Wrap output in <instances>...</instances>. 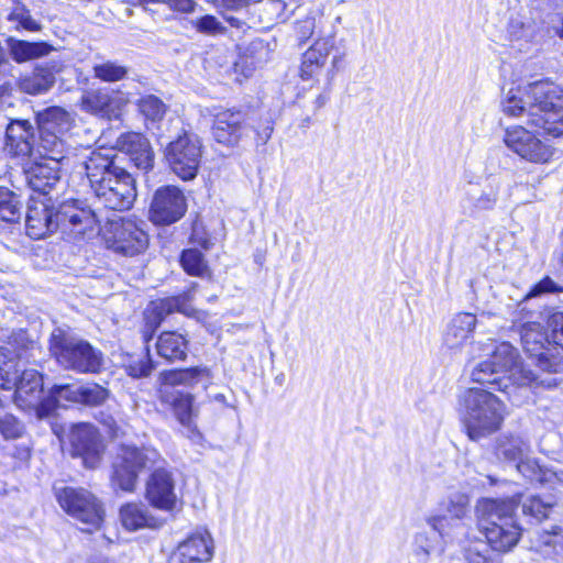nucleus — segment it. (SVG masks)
<instances>
[{"label": "nucleus", "instance_id": "1", "mask_svg": "<svg viewBox=\"0 0 563 563\" xmlns=\"http://www.w3.org/2000/svg\"><path fill=\"white\" fill-rule=\"evenodd\" d=\"M500 107L505 115L526 117L529 125L548 135H563V88L553 82L511 86L504 91Z\"/></svg>", "mask_w": 563, "mask_h": 563}, {"label": "nucleus", "instance_id": "2", "mask_svg": "<svg viewBox=\"0 0 563 563\" xmlns=\"http://www.w3.org/2000/svg\"><path fill=\"white\" fill-rule=\"evenodd\" d=\"M97 201L113 211L129 210L136 199L135 180L117 163L113 148L85 150L76 155Z\"/></svg>", "mask_w": 563, "mask_h": 563}, {"label": "nucleus", "instance_id": "3", "mask_svg": "<svg viewBox=\"0 0 563 563\" xmlns=\"http://www.w3.org/2000/svg\"><path fill=\"white\" fill-rule=\"evenodd\" d=\"M99 223L95 211L77 200L63 202L54 212L47 202L32 198L26 212V233L34 240L45 238L59 227L75 235L93 234L100 231Z\"/></svg>", "mask_w": 563, "mask_h": 563}, {"label": "nucleus", "instance_id": "4", "mask_svg": "<svg viewBox=\"0 0 563 563\" xmlns=\"http://www.w3.org/2000/svg\"><path fill=\"white\" fill-rule=\"evenodd\" d=\"M516 508L512 499L481 498L476 501V527L493 551L506 553L519 542L522 529L516 519Z\"/></svg>", "mask_w": 563, "mask_h": 563}, {"label": "nucleus", "instance_id": "5", "mask_svg": "<svg viewBox=\"0 0 563 563\" xmlns=\"http://www.w3.org/2000/svg\"><path fill=\"white\" fill-rule=\"evenodd\" d=\"M457 412L468 438L478 441L501 428L507 407L492 391L472 387L457 396Z\"/></svg>", "mask_w": 563, "mask_h": 563}, {"label": "nucleus", "instance_id": "6", "mask_svg": "<svg viewBox=\"0 0 563 563\" xmlns=\"http://www.w3.org/2000/svg\"><path fill=\"white\" fill-rule=\"evenodd\" d=\"M36 123L40 132L36 153L41 158L77 161V154L69 143L74 126V118L69 112L59 107H49L37 112Z\"/></svg>", "mask_w": 563, "mask_h": 563}, {"label": "nucleus", "instance_id": "7", "mask_svg": "<svg viewBox=\"0 0 563 563\" xmlns=\"http://www.w3.org/2000/svg\"><path fill=\"white\" fill-rule=\"evenodd\" d=\"M473 356L481 351L478 356H487L493 365L498 367L507 382H512L517 387L543 386L552 388L556 386V378L543 377L541 374L527 368L520 361L516 347L508 342L489 340L487 343H476L473 347Z\"/></svg>", "mask_w": 563, "mask_h": 563}, {"label": "nucleus", "instance_id": "8", "mask_svg": "<svg viewBox=\"0 0 563 563\" xmlns=\"http://www.w3.org/2000/svg\"><path fill=\"white\" fill-rule=\"evenodd\" d=\"M49 352L56 362L66 369L79 373H96L102 365V354L87 341L70 335L56 328L49 339Z\"/></svg>", "mask_w": 563, "mask_h": 563}, {"label": "nucleus", "instance_id": "9", "mask_svg": "<svg viewBox=\"0 0 563 563\" xmlns=\"http://www.w3.org/2000/svg\"><path fill=\"white\" fill-rule=\"evenodd\" d=\"M520 338L523 350L538 374L550 377L563 371V354L552 345L540 323L528 322L521 327Z\"/></svg>", "mask_w": 563, "mask_h": 563}, {"label": "nucleus", "instance_id": "10", "mask_svg": "<svg viewBox=\"0 0 563 563\" xmlns=\"http://www.w3.org/2000/svg\"><path fill=\"white\" fill-rule=\"evenodd\" d=\"M159 460L161 454L152 446L122 444L113 463V484L124 492H133L139 474L155 466Z\"/></svg>", "mask_w": 563, "mask_h": 563}, {"label": "nucleus", "instance_id": "11", "mask_svg": "<svg viewBox=\"0 0 563 563\" xmlns=\"http://www.w3.org/2000/svg\"><path fill=\"white\" fill-rule=\"evenodd\" d=\"M56 498L59 506L81 523L82 531L92 532L101 527L104 517L103 507L88 490L64 487L56 492Z\"/></svg>", "mask_w": 563, "mask_h": 563}, {"label": "nucleus", "instance_id": "12", "mask_svg": "<svg viewBox=\"0 0 563 563\" xmlns=\"http://www.w3.org/2000/svg\"><path fill=\"white\" fill-rule=\"evenodd\" d=\"M439 514L427 516V525L450 541H460L464 531L463 519L470 512V496L462 492H452L439 505Z\"/></svg>", "mask_w": 563, "mask_h": 563}, {"label": "nucleus", "instance_id": "13", "mask_svg": "<svg viewBox=\"0 0 563 563\" xmlns=\"http://www.w3.org/2000/svg\"><path fill=\"white\" fill-rule=\"evenodd\" d=\"M102 234L108 249L126 256L140 254L148 244L147 234L130 219L108 220Z\"/></svg>", "mask_w": 563, "mask_h": 563}, {"label": "nucleus", "instance_id": "14", "mask_svg": "<svg viewBox=\"0 0 563 563\" xmlns=\"http://www.w3.org/2000/svg\"><path fill=\"white\" fill-rule=\"evenodd\" d=\"M166 158L172 170L183 180H191L197 176L201 161V143L196 135H180L169 143Z\"/></svg>", "mask_w": 563, "mask_h": 563}, {"label": "nucleus", "instance_id": "15", "mask_svg": "<svg viewBox=\"0 0 563 563\" xmlns=\"http://www.w3.org/2000/svg\"><path fill=\"white\" fill-rule=\"evenodd\" d=\"M503 141L508 150L530 163L543 164L553 155L551 145L521 125L507 128Z\"/></svg>", "mask_w": 563, "mask_h": 563}, {"label": "nucleus", "instance_id": "16", "mask_svg": "<svg viewBox=\"0 0 563 563\" xmlns=\"http://www.w3.org/2000/svg\"><path fill=\"white\" fill-rule=\"evenodd\" d=\"M71 455L82 460L88 468H96L101 461L104 445L97 428L90 423H78L71 427L69 435Z\"/></svg>", "mask_w": 563, "mask_h": 563}, {"label": "nucleus", "instance_id": "17", "mask_svg": "<svg viewBox=\"0 0 563 563\" xmlns=\"http://www.w3.org/2000/svg\"><path fill=\"white\" fill-rule=\"evenodd\" d=\"M187 210L186 197L175 186L158 188L150 208V219L158 225H168L183 218Z\"/></svg>", "mask_w": 563, "mask_h": 563}, {"label": "nucleus", "instance_id": "18", "mask_svg": "<svg viewBox=\"0 0 563 563\" xmlns=\"http://www.w3.org/2000/svg\"><path fill=\"white\" fill-rule=\"evenodd\" d=\"M251 126L245 112L239 109H222L214 114L212 135L225 146H236L247 137Z\"/></svg>", "mask_w": 563, "mask_h": 563}, {"label": "nucleus", "instance_id": "19", "mask_svg": "<svg viewBox=\"0 0 563 563\" xmlns=\"http://www.w3.org/2000/svg\"><path fill=\"white\" fill-rule=\"evenodd\" d=\"M214 555V541L206 529H199L180 541L168 556V563H207Z\"/></svg>", "mask_w": 563, "mask_h": 563}, {"label": "nucleus", "instance_id": "20", "mask_svg": "<svg viewBox=\"0 0 563 563\" xmlns=\"http://www.w3.org/2000/svg\"><path fill=\"white\" fill-rule=\"evenodd\" d=\"M33 161V164L25 170V179L33 191L43 196L49 195L60 184V166H68L71 161L78 163L75 158L59 161L37 158Z\"/></svg>", "mask_w": 563, "mask_h": 563}, {"label": "nucleus", "instance_id": "21", "mask_svg": "<svg viewBox=\"0 0 563 563\" xmlns=\"http://www.w3.org/2000/svg\"><path fill=\"white\" fill-rule=\"evenodd\" d=\"M146 498L155 508L172 510L177 501L173 474L165 468H157L146 484Z\"/></svg>", "mask_w": 563, "mask_h": 563}, {"label": "nucleus", "instance_id": "22", "mask_svg": "<svg viewBox=\"0 0 563 563\" xmlns=\"http://www.w3.org/2000/svg\"><path fill=\"white\" fill-rule=\"evenodd\" d=\"M505 179L501 176H489L482 188L471 187L465 192L463 208L471 213L493 210L499 199Z\"/></svg>", "mask_w": 563, "mask_h": 563}, {"label": "nucleus", "instance_id": "23", "mask_svg": "<svg viewBox=\"0 0 563 563\" xmlns=\"http://www.w3.org/2000/svg\"><path fill=\"white\" fill-rule=\"evenodd\" d=\"M115 147L125 153L136 168L147 172L154 165V152L150 141L136 132L121 134L115 141Z\"/></svg>", "mask_w": 563, "mask_h": 563}, {"label": "nucleus", "instance_id": "24", "mask_svg": "<svg viewBox=\"0 0 563 563\" xmlns=\"http://www.w3.org/2000/svg\"><path fill=\"white\" fill-rule=\"evenodd\" d=\"M12 389L19 407H34L37 411L38 404L43 400V375L36 369L23 368Z\"/></svg>", "mask_w": 563, "mask_h": 563}, {"label": "nucleus", "instance_id": "25", "mask_svg": "<svg viewBox=\"0 0 563 563\" xmlns=\"http://www.w3.org/2000/svg\"><path fill=\"white\" fill-rule=\"evenodd\" d=\"M7 146L14 156L41 158L34 146L32 124L26 120H14L7 126Z\"/></svg>", "mask_w": 563, "mask_h": 563}, {"label": "nucleus", "instance_id": "26", "mask_svg": "<svg viewBox=\"0 0 563 563\" xmlns=\"http://www.w3.org/2000/svg\"><path fill=\"white\" fill-rule=\"evenodd\" d=\"M190 300V295L184 294L152 302L145 310L146 328H151V330L154 331L164 320L165 316L175 311L190 316L194 311V308L189 303Z\"/></svg>", "mask_w": 563, "mask_h": 563}, {"label": "nucleus", "instance_id": "27", "mask_svg": "<svg viewBox=\"0 0 563 563\" xmlns=\"http://www.w3.org/2000/svg\"><path fill=\"white\" fill-rule=\"evenodd\" d=\"M476 316L468 312L455 314L446 325L443 344L449 350H461L473 336Z\"/></svg>", "mask_w": 563, "mask_h": 563}, {"label": "nucleus", "instance_id": "28", "mask_svg": "<svg viewBox=\"0 0 563 563\" xmlns=\"http://www.w3.org/2000/svg\"><path fill=\"white\" fill-rule=\"evenodd\" d=\"M517 471L532 483L549 484L554 489L563 487V472L540 466L527 454L515 464Z\"/></svg>", "mask_w": 563, "mask_h": 563}, {"label": "nucleus", "instance_id": "29", "mask_svg": "<svg viewBox=\"0 0 563 563\" xmlns=\"http://www.w3.org/2000/svg\"><path fill=\"white\" fill-rule=\"evenodd\" d=\"M159 398L162 402L169 405L173 411L184 427L190 428L195 417L194 401L191 394L180 390L159 388Z\"/></svg>", "mask_w": 563, "mask_h": 563}, {"label": "nucleus", "instance_id": "30", "mask_svg": "<svg viewBox=\"0 0 563 563\" xmlns=\"http://www.w3.org/2000/svg\"><path fill=\"white\" fill-rule=\"evenodd\" d=\"M79 386L55 385L46 397L38 404L37 417L46 418L58 407H65L66 402H79Z\"/></svg>", "mask_w": 563, "mask_h": 563}, {"label": "nucleus", "instance_id": "31", "mask_svg": "<svg viewBox=\"0 0 563 563\" xmlns=\"http://www.w3.org/2000/svg\"><path fill=\"white\" fill-rule=\"evenodd\" d=\"M24 356L11 346H0V387L12 389L16 384V377L24 368Z\"/></svg>", "mask_w": 563, "mask_h": 563}, {"label": "nucleus", "instance_id": "32", "mask_svg": "<svg viewBox=\"0 0 563 563\" xmlns=\"http://www.w3.org/2000/svg\"><path fill=\"white\" fill-rule=\"evenodd\" d=\"M120 520L128 531H137L159 526L157 518L152 516L146 506L141 504H126L120 509Z\"/></svg>", "mask_w": 563, "mask_h": 563}, {"label": "nucleus", "instance_id": "33", "mask_svg": "<svg viewBox=\"0 0 563 563\" xmlns=\"http://www.w3.org/2000/svg\"><path fill=\"white\" fill-rule=\"evenodd\" d=\"M157 354L169 361H184L187 357L188 341L175 331L163 332L156 342Z\"/></svg>", "mask_w": 563, "mask_h": 563}, {"label": "nucleus", "instance_id": "34", "mask_svg": "<svg viewBox=\"0 0 563 563\" xmlns=\"http://www.w3.org/2000/svg\"><path fill=\"white\" fill-rule=\"evenodd\" d=\"M431 532H419L415 536L412 551L418 563H426L432 553L443 551L444 543L450 540L449 537L440 536L431 529Z\"/></svg>", "mask_w": 563, "mask_h": 563}, {"label": "nucleus", "instance_id": "35", "mask_svg": "<svg viewBox=\"0 0 563 563\" xmlns=\"http://www.w3.org/2000/svg\"><path fill=\"white\" fill-rule=\"evenodd\" d=\"M473 382L478 384L495 385L498 390L508 394L511 397V389L506 379V376L500 373L498 367L494 366L490 360L479 362L471 373Z\"/></svg>", "mask_w": 563, "mask_h": 563}, {"label": "nucleus", "instance_id": "36", "mask_svg": "<svg viewBox=\"0 0 563 563\" xmlns=\"http://www.w3.org/2000/svg\"><path fill=\"white\" fill-rule=\"evenodd\" d=\"M522 514L537 522L551 518L558 508L553 497H541L539 495H528L521 499Z\"/></svg>", "mask_w": 563, "mask_h": 563}, {"label": "nucleus", "instance_id": "37", "mask_svg": "<svg viewBox=\"0 0 563 563\" xmlns=\"http://www.w3.org/2000/svg\"><path fill=\"white\" fill-rule=\"evenodd\" d=\"M9 48L12 58L18 63L46 56L51 53L52 46L44 42H27L21 40H9Z\"/></svg>", "mask_w": 563, "mask_h": 563}, {"label": "nucleus", "instance_id": "38", "mask_svg": "<svg viewBox=\"0 0 563 563\" xmlns=\"http://www.w3.org/2000/svg\"><path fill=\"white\" fill-rule=\"evenodd\" d=\"M529 451L528 443L520 437L501 435L496 443V456L509 463H517Z\"/></svg>", "mask_w": 563, "mask_h": 563}, {"label": "nucleus", "instance_id": "39", "mask_svg": "<svg viewBox=\"0 0 563 563\" xmlns=\"http://www.w3.org/2000/svg\"><path fill=\"white\" fill-rule=\"evenodd\" d=\"M54 81L55 77L52 70L38 67L20 80V88L26 93L40 95L48 91Z\"/></svg>", "mask_w": 563, "mask_h": 563}, {"label": "nucleus", "instance_id": "40", "mask_svg": "<svg viewBox=\"0 0 563 563\" xmlns=\"http://www.w3.org/2000/svg\"><path fill=\"white\" fill-rule=\"evenodd\" d=\"M122 366L126 374L133 378L147 377L154 369V363L147 347L144 353L128 355L123 360Z\"/></svg>", "mask_w": 563, "mask_h": 563}, {"label": "nucleus", "instance_id": "41", "mask_svg": "<svg viewBox=\"0 0 563 563\" xmlns=\"http://www.w3.org/2000/svg\"><path fill=\"white\" fill-rule=\"evenodd\" d=\"M180 264L184 271L191 276L203 277L209 273L205 255L198 249L184 250L180 256Z\"/></svg>", "mask_w": 563, "mask_h": 563}, {"label": "nucleus", "instance_id": "42", "mask_svg": "<svg viewBox=\"0 0 563 563\" xmlns=\"http://www.w3.org/2000/svg\"><path fill=\"white\" fill-rule=\"evenodd\" d=\"M22 203L19 197L5 187L0 186V218L13 222L21 216Z\"/></svg>", "mask_w": 563, "mask_h": 563}, {"label": "nucleus", "instance_id": "43", "mask_svg": "<svg viewBox=\"0 0 563 563\" xmlns=\"http://www.w3.org/2000/svg\"><path fill=\"white\" fill-rule=\"evenodd\" d=\"M137 107L145 121L151 123L161 121L166 113V104L153 95L142 97L139 100Z\"/></svg>", "mask_w": 563, "mask_h": 563}, {"label": "nucleus", "instance_id": "44", "mask_svg": "<svg viewBox=\"0 0 563 563\" xmlns=\"http://www.w3.org/2000/svg\"><path fill=\"white\" fill-rule=\"evenodd\" d=\"M508 34L511 42L531 43L537 36V26L531 21L512 19L508 26Z\"/></svg>", "mask_w": 563, "mask_h": 563}, {"label": "nucleus", "instance_id": "45", "mask_svg": "<svg viewBox=\"0 0 563 563\" xmlns=\"http://www.w3.org/2000/svg\"><path fill=\"white\" fill-rule=\"evenodd\" d=\"M128 68L117 62L107 60L93 66V76L102 81L113 82L123 79Z\"/></svg>", "mask_w": 563, "mask_h": 563}, {"label": "nucleus", "instance_id": "46", "mask_svg": "<svg viewBox=\"0 0 563 563\" xmlns=\"http://www.w3.org/2000/svg\"><path fill=\"white\" fill-rule=\"evenodd\" d=\"M332 47L333 40L331 37L319 38L306 51L302 60L309 63V65L319 64V66L323 67Z\"/></svg>", "mask_w": 563, "mask_h": 563}, {"label": "nucleus", "instance_id": "47", "mask_svg": "<svg viewBox=\"0 0 563 563\" xmlns=\"http://www.w3.org/2000/svg\"><path fill=\"white\" fill-rule=\"evenodd\" d=\"M79 404L87 406H99L103 404L108 397V389L98 384H86L79 386Z\"/></svg>", "mask_w": 563, "mask_h": 563}, {"label": "nucleus", "instance_id": "48", "mask_svg": "<svg viewBox=\"0 0 563 563\" xmlns=\"http://www.w3.org/2000/svg\"><path fill=\"white\" fill-rule=\"evenodd\" d=\"M108 90L87 91L81 99L82 108L93 114L104 118Z\"/></svg>", "mask_w": 563, "mask_h": 563}, {"label": "nucleus", "instance_id": "49", "mask_svg": "<svg viewBox=\"0 0 563 563\" xmlns=\"http://www.w3.org/2000/svg\"><path fill=\"white\" fill-rule=\"evenodd\" d=\"M9 21L15 24V29L36 32L41 30V24L35 21L25 5L18 4L9 14Z\"/></svg>", "mask_w": 563, "mask_h": 563}, {"label": "nucleus", "instance_id": "50", "mask_svg": "<svg viewBox=\"0 0 563 563\" xmlns=\"http://www.w3.org/2000/svg\"><path fill=\"white\" fill-rule=\"evenodd\" d=\"M212 378V373L207 366L184 368V380L186 387L202 385L206 389L211 384Z\"/></svg>", "mask_w": 563, "mask_h": 563}, {"label": "nucleus", "instance_id": "51", "mask_svg": "<svg viewBox=\"0 0 563 563\" xmlns=\"http://www.w3.org/2000/svg\"><path fill=\"white\" fill-rule=\"evenodd\" d=\"M130 102L128 93L120 90L108 91L104 118L119 119Z\"/></svg>", "mask_w": 563, "mask_h": 563}, {"label": "nucleus", "instance_id": "52", "mask_svg": "<svg viewBox=\"0 0 563 563\" xmlns=\"http://www.w3.org/2000/svg\"><path fill=\"white\" fill-rule=\"evenodd\" d=\"M551 343L563 354V312H554L548 319Z\"/></svg>", "mask_w": 563, "mask_h": 563}, {"label": "nucleus", "instance_id": "53", "mask_svg": "<svg viewBox=\"0 0 563 563\" xmlns=\"http://www.w3.org/2000/svg\"><path fill=\"white\" fill-rule=\"evenodd\" d=\"M540 544L552 548L555 553L563 551V527L553 526L551 530H543Z\"/></svg>", "mask_w": 563, "mask_h": 563}, {"label": "nucleus", "instance_id": "54", "mask_svg": "<svg viewBox=\"0 0 563 563\" xmlns=\"http://www.w3.org/2000/svg\"><path fill=\"white\" fill-rule=\"evenodd\" d=\"M23 432L22 423L12 415L0 417V433L4 439H16Z\"/></svg>", "mask_w": 563, "mask_h": 563}, {"label": "nucleus", "instance_id": "55", "mask_svg": "<svg viewBox=\"0 0 563 563\" xmlns=\"http://www.w3.org/2000/svg\"><path fill=\"white\" fill-rule=\"evenodd\" d=\"M195 27L199 33L207 35H218L225 31L223 24L213 15H203L195 22Z\"/></svg>", "mask_w": 563, "mask_h": 563}, {"label": "nucleus", "instance_id": "56", "mask_svg": "<svg viewBox=\"0 0 563 563\" xmlns=\"http://www.w3.org/2000/svg\"><path fill=\"white\" fill-rule=\"evenodd\" d=\"M562 291L563 286L554 283L550 277H544L530 289L526 298H532L541 296L543 294H555Z\"/></svg>", "mask_w": 563, "mask_h": 563}, {"label": "nucleus", "instance_id": "57", "mask_svg": "<svg viewBox=\"0 0 563 563\" xmlns=\"http://www.w3.org/2000/svg\"><path fill=\"white\" fill-rule=\"evenodd\" d=\"M158 380L161 384L159 388L173 389L175 386H185L184 368L164 371L159 374Z\"/></svg>", "mask_w": 563, "mask_h": 563}, {"label": "nucleus", "instance_id": "58", "mask_svg": "<svg viewBox=\"0 0 563 563\" xmlns=\"http://www.w3.org/2000/svg\"><path fill=\"white\" fill-rule=\"evenodd\" d=\"M322 67L319 64L306 63L302 60L300 68V76L303 80L316 79L321 73Z\"/></svg>", "mask_w": 563, "mask_h": 563}, {"label": "nucleus", "instance_id": "59", "mask_svg": "<svg viewBox=\"0 0 563 563\" xmlns=\"http://www.w3.org/2000/svg\"><path fill=\"white\" fill-rule=\"evenodd\" d=\"M273 131H274L273 123L271 121H267L266 124L262 129L255 130V133H256L258 141L262 144H266L268 142V140L271 139Z\"/></svg>", "mask_w": 563, "mask_h": 563}, {"label": "nucleus", "instance_id": "60", "mask_svg": "<svg viewBox=\"0 0 563 563\" xmlns=\"http://www.w3.org/2000/svg\"><path fill=\"white\" fill-rule=\"evenodd\" d=\"M468 563H496L494 560L488 559L479 552L468 551L466 554Z\"/></svg>", "mask_w": 563, "mask_h": 563}, {"label": "nucleus", "instance_id": "61", "mask_svg": "<svg viewBox=\"0 0 563 563\" xmlns=\"http://www.w3.org/2000/svg\"><path fill=\"white\" fill-rule=\"evenodd\" d=\"M328 101V97L324 95H319L314 100V106L317 109L322 108Z\"/></svg>", "mask_w": 563, "mask_h": 563}, {"label": "nucleus", "instance_id": "62", "mask_svg": "<svg viewBox=\"0 0 563 563\" xmlns=\"http://www.w3.org/2000/svg\"><path fill=\"white\" fill-rule=\"evenodd\" d=\"M555 34L563 38V18L560 20V25H553Z\"/></svg>", "mask_w": 563, "mask_h": 563}, {"label": "nucleus", "instance_id": "63", "mask_svg": "<svg viewBox=\"0 0 563 563\" xmlns=\"http://www.w3.org/2000/svg\"><path fill=\"white\" fill-rule=\"evenodd\" d=\"M225 19H227V21H228L232 26H236V27H238V26H240V21H239L236 18H234V16H228V18H225Z\"/></svg>", "mask_w": 563, "mask_h": 563}, {"label": "nucleus", "instance_id": "64", "mask_svg": "<svg viewBox=\"0 0 563 563\" xmlns=\"http://www.w3.org/2000/svg\"><path fill=\"white\" fill-rule=\"evenodd\" d=\"M310 124H311V118L310 117L303 118L301 120V122H300V126L301 128H308Z\"/></svg>", "mask_w": 563, "mask_h": 563}]
</instances>
